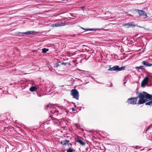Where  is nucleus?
<instances>
[{
  "instance_id": "f257e3e1",
  "label": "nucleus",
  "mask_w": 152,
  "mask_h": 152,
  "mask_svg": "<svg viewBox=\"0 0 152 152\" xmlns=\"http://www.w3.org/2000/svg\"><path fill=\"white\" fill-rule=\"evenodd\" d=\"M138 97L140 99L138 102V104H142L147 101L148 99L152 100V95L145 92L140 93Z\"/></svg>"
},
{
  "instance_id": "f03ea898",
  "label": "nucleus",
  "mask_w": 152,
  "mask_h": 152,
  "mask_svg": "<svg viewBox=\"0 0 152 152\" xmlns=\"http://www.w3.org/2000/svg\"><path fill=\"white\" fill-rule=\"evenodd\" d=\"M71 94L73 98L77 100L79 99V92L76 89H73L71 91Z\"/></svg>"
},
{
  "instance_id": "7ed1b4c3",
  "label": "nucleus",
  "mask_w": 152,
  "mask_h": 152,
  "mask_svg": "<svg viewBox=\"0 0 152 152\" xmlns=\"http://www.w3.org/2000/svg\"><path fill=\"white\" fill-rule=\"evenodd\" d=\"M138 97L136 98H132L128 99L127 102L128 104H135L137 103V99Z\"/></svg>"
},
{
  "instance_id": "20e7f679",
  "label": "nucleus",
  "mask_w": 152,
  "mask_h": 152,
  "mask_svg": "<svg viewBox=\"0 0 152 152\" xmlns=\"http://www.w3.org/2000/svg\"><path fill=\"white\" fill-rule=\"evenodd\" d=\"M66 25V23L64 22L63 23H59L53 24L51 25V26L53 27H58L64 26Z\"/></svg>"
},
{
  "instance_id": "39448f33",
  "label": "nucleus",
  "mask_w": 152,
  "mask_h": 152,
  "mask_svg": "<svg viewBox=\"0 0 152 152\" xmlns=\"http://www.w3.org/2000/svg\"><path fill=\"white\" fill-rule=\"evenodd\" d=\"M137 11L140 16H143L144 18H146L147 17V15L146 13L142 10H137Z\"/></svg>"
},
{
  "instance_id": "423d86ee",
  "label": "nucleus",
  "mask_w": 152,
  "mask_h": 152,
  "mask_svg": "<svg viewBox=\"0 0 152 152\" xmlns=\"http://www.w3.org/2000/svg\"><path fill=\"white\" fill-rule=\"evenodd\" d=\"M149 80V78L147 77H145L141 83V86L142 87H144L148 83Z\"/></svg>"
},
{
  "instance_id": "0eeeda50",
  "label": "nucleus",
  "mask_w": 152,
  "mask_h": 152,
  "mask_svg": "<svg viewBox=\"0 0 152 152\" xmlns=\"http://www.w3.org/2000/svg\"><path fill=\"white\" fill-rule=\"evenodd\" d=\"M36 32L34 31H26L25 32H22L20 33L22 34H25L26 35H31V34H35L36 33Z\"/></svg>"
},
{
  "instance_id": "6e6552de",
  "label": "nucleus",
  "mask_w": 152,
  "mask_h": 152,
  "mask_svg": "<svg viewBox=\"0 0 152 152\" xmlns=\"http://www.w3.org/2000/svg\"><path fill=\"white\" fill-rule=\"evenodd\" d=\"M119 66H115L112 68H111L109 69L110 71H119Z\"/></svg>"
},
{
  "instance_id": "1a4fd4ad",
  "label": "nucleus",
  "mask_w": 152,
  "mask_h": 152,
  "mask_svg": "<svg viewBox=\"0 0 152 152\" xmlns=\"http://www.w3.org/2000/svg\"><path fill=\"white\" fill-rule=\"evenodd\" d=\"M142 63L143 65L147 66H152V64H150L148 62L145 61H142Z\"/></svg>"
},
{
  "instance_id": "9d476101",
  "label": "nucleus",
  "mask_w": 152,
  "mask_h": 152,
  "mask_svg": "<svg viewBox=\"0 0 152 152\" xmlns=\"http://www.w3.org/2000/svg\"><path fill=\"white\" fill-rule=\"evenodd\" d=\"M77 142L79 143L81 145H85V142L80 140L79 138H77Z\"/></svg>"
},
{
  "instance_id": "9b49d317",
  "label": "nucleus",
  "mask_w": 152,
  "mask_h": 152,
  "mask_svg": "<svg viewBox=\"0 0 152 152\" xmlns=\"http://www.w3.org/2000/svg\"><path fill=\"white\" fill-rule=\"evenodd\" d=\"M124 26H125L127 28H129L131 27H134L135 25L133 24L132 23H127L124 24Z\"/></svg>"
},
{
  "instance_id": "f8f14e48",
  "label": "nucleus",
  "mask_w": 152,
  "mask_h": 152,
  "mask_svg": "<svg viewBox=\"0 0 152 152\" xmlns=\"http://www.w3.org/2000/svg\"><path fill=\"white\" fill-rule=\"evenodd\" d=\"M37 89L34 86H32V87H31L30 88V90L31 91L33 92V91H36L37 90Z\"/></svg>"
},
{
  "instance_id": "ddd939ff",
  "label": "nucleus",
  "mask_w": 152,
  "mask_h": 152,
  "mask_svg": "<svg viewBox=\"0 0 152 152\" xmlns=\"http://www.w3.org/2000/svg\"><path fill=\"white\" fill-rule=\"evenodd\" d=\"M69 142V141L67 140H64L63 141V143H62V144L63 145H66Z\"/></svg>"
},
{
  "instance_id": "4468645a",
  "label": "nucleus",
  "mask_w": 152,
  "mask_h": 152,
  "mask_svg": "<svg viewBox=\"0 0 152 152\" xmlns=\"http://www.w3.org/2000/svg\"><path fill=\"white\" fill-rule=\"evenodd\" d=\"M42 52L44 53H46L47 51H48L49 50V49L46 48H44L43 49H42Z\"/></svg>"
},
{
  "instance_id": "2eb2a0df",
  "label": "nucleus",
  "mask_w": 152,
  "mask_h": 152,
  "mask_svg": "<svg viewBox=\"0 0 152 152\" xmlns=\"http://www.w3.org/2000/svg\"><path fill=\"white\" fill-rule=\"evenodd\" d=\"M74 151L73 149L69 148V149H67V152H73Z\"/></svg>"
},
{
  "instance_id": "dca6fc26",
  "label": "nucleus",
  "mask_w": 152,
  "mask_h": 152,
  "mask_svg": "<svg viewBox=\"0 0 152 152\" xmlns=\"http://www.w3.org/2000/svg\"><path fill=\"white\" fill-rule=\"evenodd\" d=\"M146 105H150L152 104V101H150L149 102H146Z\"/></svg>"
},
{
  "instance_id": "f3484780",
  "label": "nucleus",
  "mask_w": 152,
  "mask_h": 152,
  "mask_svg": "<svg viewBox=\"0 0 152 152\" xmlns=\"http://www.w3.org/2000/svg\"><path fill=\"white\" fill-rule=\"evenodd\" d=\"M53 111H55V113H56V114H58V110L57 109H56L55 108H54L53 110Z\"/></svg>"
},
{
  "instance_id": "a211bd4d",
  "label": "nucleus",
  "mask_w": 152,
  "mask_h": 152,
  "mask_svg": "<svg viewBox=\"0 0 152 152\" xmlns=\"http://www.w3.org/2000/svg\"><path fill=\"white\" fill-rule=\"evenodd\" d=\"M81 28H82V29L84 30H86V31H92L93 30V29L92 28L85 29L82 27H81Z\"/></svg>"
},
{
  "instance_id": "6ab92c4d",
  "label": "nucleus",
  "mask_w": 152,
  "mask_h": 152,
  "mask_svg": "<svg viewBox=\"0 0 152 152\" xmlns=\"http://www.w3.org/2000/svg\"><path fill=\"white\" fill-rule=\"evenodd\" d=\"M125 68V66H122L121 67H119V71H121L123 70Z\"/></svg>"
},
{
  "instance_id": "aec40b11",
  "label": "nucleus",
  "mask_w": 152,
  "mask_h": 152,
  "mask_svg": "<svg viewBox=\"0 0 152 152\" xmlns=\"http://www.w3.org/2000/svg\"><path fill=\"white\" fill-rule=\"evenodd\" d=\"M136 68H138V69H143V66H139L137 67H136Z\"/></svg>"
},
{
  "instance_id": "412c9836",
  "label": "nucleus",
  "mask_w": 152,
  "mask_h": 152,
  "mask_svg": "<svg viewBox=\"0 0 152 152\" xmlns=\"http://www.w3.org/2000/svg\"><path fill=\"white\" fill-rule=\"evenodd\" d=\"M47 107H49L50 108H51V107H52L51 104H49L48 105H47Z\"/></svg>"
},
{
  "instance_id": "4be33fe9",
  "label": "nucleus",
  "mask_w": 152,
  "mask_h": 152,
  "mask_svg": "<svg viewBox=\"0 0 152 152\" xmlns=\"http://www.w3.org/2000/svg\"><path fill=\"white\" fill-rule=\"evenodd\" d=\"M81 8L83 10H84L85 8V7L84 6H83V7H81Z\"/></svg>"
},
{
  "instance_id": "5701e85b",
  "label": "nucleus",
  "mask_w": 152,
  "mask_h": 152,
  "mask_svg": "<svg viewBox=\"0 0 152 152\" xmlns=\"http://www.w3.org/2000/svg\"><path fill=\"white\" fill-rule=\"evenodd\" d=\"M72 111H74L75 110V109L74 108H72Z\"/></svg>"
},
{
  "instance_id": "b1692460",
  "label": "nucleus",
  "mask_w": 152,
  "mask_h": 152,
  "mask_svg": "<svg viewBox=\"0 0 152 152\" xmlns=\"http://www.w3.org/2000/svg\"><path fill=\"white\" fill-rule=\"evenodd\" d=\"M61 143L62 144V143H63V141H61Z\"/></svg>"
},
{
  "instance_id": "393cba45",
  "label": "nucleus",
  "mask_w": 152,
  "mask_h": 152,
  "mask_svg": "<svg viewBox=\"0 0 152 152\" xmlns=\"http://www.w3.org/2000/svg\"><path fill=\"white\" fill-rule=\"evenodd\" d=\"M148 128H147V130H148Z\"/></svg>"
},
{
  "instance_id": "a878e982",
  "label": "nucleus",
  "mask_w": 152,
  "mask_h": 152,
  "mask_svg": "<svg viewBox=\"0 0 152 152\" xmlns=\"http://www.w3.org/2000/svg\"><path fill=\"white\" fill-rule=\"evenodd\" d=\"M136 152V151H135V152Z\"/></svg>"
}]
</instances>
